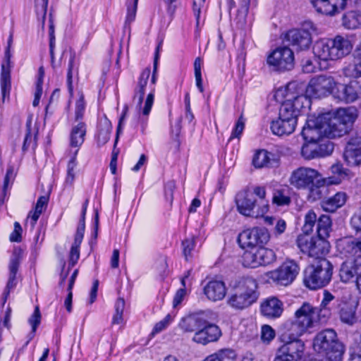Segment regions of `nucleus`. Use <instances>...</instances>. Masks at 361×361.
Instances as JSON below:
<instances>
[{
    "label": "nucleus",
    "instance_id": "obj_39",
    "mask_svg": "<svg viewBox=\"0 0 361 361\" xmlns=\"http://www.w3.org/2000/svg\"><path fill=\"white\" fill-rule=\"evenodd\" d=\"M343 25L348 29H356L361 26V13L350 11L343 16Z\"/></svg>",
    "mask_w": 361,
    "mask_h": 361
},
{
    "label": "nucleus",
    "instance_id": "obj_43",
    "mask_svg": "<svg viewBox=\"0 0 361 361\" xmlns=\"http://www.w3.org/2000/svg\"><path fill=\"white\" fill-rule=\"evenodd\" d=\"M331 173L334 175H336V180H331L329 178L328 184H338L339 183L342 179L349 177L350 171L348 169H344L341 164L337 163L331 166Z\"/></svg>",
    "mask_w": 361,
    "mask_h": 361
},
{
    "label": "nucleus",
    "instance_id": "obj_49",
    "mask_svg": "<svg viewBox=\"0 0 361 361\" xmlns=\"http://www.w3.org/2000/svg\"><path fill=\"white\" fill-rule=\"evenodd\" d=\"M334 149V145L332 142L328 139H321L317 142V149L319 157H323L331 154Z\"/></svg>",
    "mask_w": 361,
    "mask_h": 361
},
{
    "label": "nucleus",
    "instance_id": "obj_1",
    "mask_svg": "<svg viewBox=\"0 0 361 361\" xmlns=\"http://www.w3.org/2000/svg\"><path fill=\"white\" fill-rule=\"evenodd\" d=\"M238 211L243 215L258 218L269 210V201L266 200L264 187L255 186L252 190L246 188L235 196Z\"/></svg>",
    "mask_w": 361,
    "mask_h": 361
},
{
    "label": "nucleus",
    "instance_id": "obj_47",
    "mask_svg": "<svg viewBox=\"0 0 361 361\" xmlns=\"http://www.w3.org/2000/svg\"><path fill=\"white\" fill-rule=\"evenodd\" d=\"M271 153L267 150L262 149L258 151L254 156L252 164L256 168H262L269 163Z\"/></svg>",
    "mask_w": 361,
    "mask_h": 361
},
{
    "label": "nucleus",
    "instance_id": "obj_5",
    "mask_svg": "<svg viewBox=\"0 0 361 361\" xmlns=\"http://www.w3.org/2000/svg\"><path fill=\"white\" fill-rule=\"evenodd\" d=\"M314 348L325 355L329 361H341L344 354V346L333 329H326L319 332L314 339Z\"/></svg>",
    "mask_w": 361,
    "mask_h": 361
},
{
    "label": "nucleus",
    "instance_id": "obj_17",
    "mask_svg": "<svg viewBox=\"0 0 361 361\" xmlns=\"http://www.w3.org/2000/svg\"><path fill=\"white\" fill-rule=\"evenodd\" d=\"M13 42V36L10 35L8 39V46L5 51V56L1 63L0 85L2 96V102L4 103L6 97H9L11 89V57L10 48Z\"/></svg>",
    "mask_w": 361,
    "mask_h": 361
},
{
    "label": "nucleus",
    "instance_id": "obj_13",
    "mask_svg": "<svg viewBox=\"0 0 361 361\" xmlns=\"http://www.w3.org/2000/svg\"><path fill=\"white\" fill-rule=\"evenodd\" d=\"M300 268L293 261L283 262L278 269L267 273L269 279L279 286H288L296 278Z\"/></svg>",
    "mask_w": 361,
    "mask_h": 361
},
{
    "label": "nucleus",
    "instance_id": "obj_9",
    "mask_svg": "<svg viewBox=\"0 0 361 361\" xmlns=\"http://www.w3.org/2000/svg\"><path fill=\"white\" fill-rule=\"evenodd\" d=\"M302 29L289 30L286 35V40L288 46L293 47L297 51L307 49L312 43V32L315 31V27L311 21L303 24Z\"/></svg>",
    "mask_w": 361,
    "mask_h": 361
},
{
    "label": "nucleus",
    "instance_id": "obj_26",
    "mask_svg": "<svg viewBox=\"0 0 361 361\" xmlns=\"http://www.w3.org/2000/svg\"><path fill=\"white\" fill-rule=\"evenodd\" d=\"M307 332L297 322L287 321L279 329L280 339L282 342L299 340L298 338Z\"/></svg>",
    "mask_w": 361,
    "mask_h": 361
},
{
    "label": "nucleus",
    "instance_id": "obj_44",
    "mask_svg": "<svg viewBox=\"0 0 361 361\" xmlns=\"http://www.w3.org/2000/svg\"><path fill=\"white\" fill-rule=\"evenodd\" d=\"M83 238L75 237L74 241L71 245L69 252V262L70 267H73L78 262L80 258V246Z\"/></svg>",
    "mask_w": 361,
    "mask_h": 361
},
{
    "label": "nucleus",
    "instance_id": "obj_54",
    "mask_svg": "<svg viewBox=\"0 0 361 361\" xmlns=\"http://www.w3.org/2000/svg\"><path fill=\"white\" fill-rule=\"evenodd\" d=\"M334 299V296L330 292L326 290L324 291V298L321 302L320 307H318V309L323 310L322 314H325L326 315V318L330 314L329 309L327 306Z\"/></svg>",
    "mask_w": 361,
    "mask_h": 361
},
{
    "label": "nucleus",
    "instance_id": "obj_32",
    "mask_svg": "<svg viewBox=\"0 0 361 361\" xmlns=\"http://www.w3.org/2000/svg\"><path fill=\"white\" fill-rule=\"evenodd\" d=\"M347 195L345 192H338L334 196L322 202L321 207L323 210L329 212H334L337 209L343 206L346 202Z\"/></svg>",
    "mask_w": 361,
    "mask_h": 361
},
{
    "label": "nucleus",
    "instance_id": "obj_15",
    "mask_svg": "<svg viewBox=\"0 0 361 361\" xmlns=\"http://www.w3.org/2000/svg\"><path fill=\"white\" fill-rule=\"evenodd\" d=\"M269 239L268 231L265 228L255 227L240 233L238 241L241 247H255L265 244Z\"/></svg>",
    "mask_w": 361,
    "mask_h": 361
},
{
    "label": "nucleus",
    "instance_id": "obj_56",
    "mask_svg": "<svg viewBox=\"0 0 361 361\" xmlns=\"http://www.w3.org/2000/svg\"><path fill=\"white\" fill-rule=\"evenodd\" d=\"M28 322L32 326L33 332H35L37 326L41 322V314L38 306L35 307L34 312L28 319Z\"/></svg>",
    "mask_w": 361,
    "mask_h": 361
},
{
    "label": "nucleus",
    "instance_id": "obj_38",
    "mask_svg": "<svg viewBox=\"0 0 361 361\" xmlns=\"http://www.w3.org/2000/svg\"><path fill=\"white\" fill-rule=\"evenodd\" d=\"M341 245L345 253L350 255L361 253V238H345L342 240Z\"/></svg>",
    "mask_w": 361,
    "mask_h": 361
},
{
    "label": "nucleus",
    "instance_id": "obj_51",
    "mask_svg": "<svg viewBox=\"0 0 361 361\" xmlns=\"http://www.w3.org/2000/svg\"><path fill=\"white\" fill-rule=\"evenodd\" d=\"M201 65L202 61L200 57L195 59L194 62V71H195V77L196 80V85L199 90L202 92L204 91L203 85H202V74H201Z\"/></svg>",
    "mask_w": 361,
    "mask_h": 361
},
{
    "label": "nucleus",
    "instance_id": "obj_53",
    "mask_svg": "<svg viewBox=\"0 0 361 361\" xmlns=\"http://www.w3.org/2000/svg\"><path fill=\"white\" fill-rule=\"evenodd\" d=\"M48 1L49 0H35V6L36 13L38 17L42 18L43 25H44V20H45Z\"/></svg>",
    "mask_w": 361,
    "mask_h": 361
},
{
    "label": "nucleus",
    "instance_id": "obj_35",
    "mask_svg": "<svg viewBox=\"0 0 361 361\" xmlns=\"http://www.w3.org/2000/svg\"><path fill=\"white\" fill-rule=\"evenodd\" d=\"M328 184V180L320 175L319 178L315 180L312 185H310L307 189L309 190V197L312 200H317L322 197L324 192L326 190L325 185Z\"/></svg>",
    "mask_w": 361,
    "mask_h": 361
},
{
    "label": "nucleus",
    "instance_id": "obj_8",
    "mask_svg": "<svg viewBox=\"0 0 361 361\" xmlns=\"http://www.w3.org/2000/svg\"><path fill=\"white\" fill-rule=\"evenodd\" d=\"M297 245L300 250L310 257H315V260L322 258L329 251L330 245L326 238L319 236L310 237L307 235H299L297 238Z\"/></svg>",
    "mask_w": 361,
    "mask_h": 361
},
{
    "label": "nucleus",
    "instance_id": "obj_50",
    "mask_svg": "<svg viewBox=\"0 0 361 361\" xmlns=\"http://www.w3.org/2000/svg\"><path fill=\"white\" fill-rule=\"evenodd\" d=\"M272 202L278 206L288 205L290 198L285 190H275L273 193Z\"/></svg>",
    "mask_w": 361,
    "mask_h": 361
},
{
    "label": "nucleus",
    "instance_id": "obj_36",
    "mask_svg": "<svg viewBox=\"0 0 361 361\" xmlns=\"http://www.w3.org/2000/svg\"><path fill=\"white\" fill-rule=\"evenodd\" d=\"M332 221L329 215H321L317 221V235L322 238H328L331 231Z\"/></svg>",
    "mask_w": 361,
    "mask_h": 361
},
{
    "label": "nucleus",
    "instance_id": "obj_59",
    "mask_svg": "<svg viewBox=\"0 0 361 361\" xmlns=\"http://www.w3.org/2000/svg\"><path fill=\"white\" fill-rule=\"evenodd\" d=\"M350 224L355 230L361 231V207L351 217Z\"/></svg>",
    "mask_w": 361,
    "mask_h": 361
},
{
    "label": "nucleus",
    "instance_id": "obj_60",
    "mask_svg": "<svg viewBox=\"0 0 361 361\" xmlns=\"http://www.w3.org/2000/svg\"><path fill=\"white\" fill-rule=\"evenodd\" d=\"M137 1L138 0H132V1H133L132 7L128 8L126 25L130 24L135 20V15H136V11H137Z\"/></svg>",
    "mask_w": 361,
    "mask_h": 361
},
{
    "label": "nucleus",
    "instance_id": "obj_48",
    "mask_svg": "<svg viewBox=\"0 0 361 361\" xmlns=\"http://www.w3.org/2000/svg\"><path fill=\"white\" fill-rule=\"evenodd\" d=\"M78 152V149H76L71 160L68 161L67 165V175L66 178V183L72 185L75 178V168L77 166L76 157Z\"/></svg>",
    "mask_w": 361,
    "mask_h": 361
},
{
    "label": "nucleus",
    "instance_id": "obj_19",
    "mask_svg": "<svg viewBox=\"0 0 361 361\" xmlns=\"http://www.w3.org/2000/svg\"><path fill=\"white\" fill-rule=\"evenodd\" d=\"M301 135L305 142H317L323 137H326L322 114L314 119L307 120L306 125L302 130Z\"/></svg>",
    "mask_w": 361,
    "mask_h": 361
},
{
    "label": "nucleus",
    "instance_id": "obj_34",
    "mask_svg": "<svg viewBox=\"0 0 361 361\" xmlns=\"http://www.w3.org/2000/svg\"><path fill=\"white\" fill-rule=\"evenodd\" d=\"M357 306L353 304H345L339 311L341 321L349 326H353L357 321L356 314Z\"/></svg>",
    "mask_w": 361,
    "mask_h": 361
},
{
    "label": "nucleus",
    "instance_id": "obj_3",
    "mask_svg": "<svg viewBox=\"0 0 361 361\" xmlns=\"http://www.w3.org/2000/svg\"><path fill=\"white\" fill-rule=\"evenodd\" d=\"M352 49L353 44L348 39L337 35L334 39L317 41L313 47V51L321 60H338L348 55Z\"/></svg>",
    "mask_w": 361,
    "mask_h": 361
},
{
    "label": "nucleus",
    "instance_id": "obj_55",
    "mask_svg": "<svg viewBox=\"0 0 361 361\" xmlns=\"http://www.w3.org/2000/svg\"><path fill=\"white\" fill-rule=\"evenodd\" d=\"M275 337V331L269 325H263L261 329V339L269 343Z\"/></svg>",
    "mask_w": 361,
    "mask_h": 361
},
{
    "label": "nucleus",
    "instance_id": "obj_63",
    "mask_svg": "<svg viewBox=\"0 0 361 361\" xmlns=\"http://www.w3.org/2000/svg\"><path fill=\"white\" fill-rule=\"evenodd\" d=\"M245 127L244 122L241 120V117L238 119L237 123H235V128L232 131L230 140L239 137L241 133L243 131Z\"/></svg>",
    "mask_w": 361,
    "mask_h": 361
},
{
    "label": "nucleus",
    "instance_id": "obj_52",
    "mask_svg": "<svg viewBox=\"0 0 361 361\" xmlns=\"http://www.w3.org/2000/svg\"><path fill=\"white\" fill-rule=\"evenodd\" d=\"M31 121H27L26 123V134L23 145V151H26L32 142L35 145H36L37 133L34 134V139L32 140V134L31 133Z\"/></svg>",
    "mask_w": 361,
    "mask_h": 361
},
{
    "label": "nucleus",
    "instance_id": "obj_46",
    "mask_svg": "<svg viewBox=\"0 0 361 361\" xmlns=\"http://www.w3.org/2000/svg\"><path fill=\"white\" fill-rule=\"evenodd\" d=\"M317 221V215L312 210H310L305 215L304 225L302 228L303 233L302 235L309 234L313 231V227Z\"/></svg>",
    "mask_w": 361,
    "mask_h": 361
},
{
    "label": "nucleus",
    "instance_id": "obj_16",
    "mask_svg": "<svg viewBox=\"0 0 361 361\" xmlns=\"http://www.w3.org/2000/svg\"><path fill=\"white\" fill-rule=\"evenodd\" d=\"M320 173L315 169L309 167H299L294 170L290 176L289 182L297 189H306L312 185L315 180L319 178Z\"/></svg>",
    "mask_w": 361,
    "mask_h": 361
},
{
    "label": "nucleus",
    "instance_id": "obj_6",
    "mask_svg": "<svg viewBox=\"0 0 361 361\" xmlns=\"http://www.w3.org/2000/svg\"><path fill=\"white\" fill-rule=\"evenodd\" d=\"M333 266L326 258H319L305 271L304 283L312 290L326 286L331 281Z\"/></svg>",
    "mask_w": 361,
    "mask_h": 361
},
{
    "label": "nucleus",
    "instance_id": "obj_28",
    "mask_svg": "<svg viewBox=\"0 0 361 361\" xmlns=\"http://www.w3.org/2000/svg\"><path fill=\"white\" fill-rule=\"evenodd\" d=\"M295 121H288L279 116L278 119L271 122L270 126L272 133L279 136L290 135L295 131Z\"/></svg>",
    "mask_w": 361,
    "mask_h": 361
},
{
    "label": "nucleus",
    "instance_id": "obj_12",
    "mask_svg": "<svg viewBox=\"0 0 361 361\" xmlns=\"http://www.w3.org/2000/svg\"><path fill=\"white\" fill-rule=\"evenodd\" d=\"M275 260L276 255L274 252L262 246L245 251L243 255V265L250 268L266 266L271 264Z\"/></svg>",
    "mask_w": 361,
    "mask_h": 361
},
{
    "label": "nucleus",
    "instance_id": "obj_11",
    "mask_svg": "<svg viewBox=\"0 0 361 361\" xmlns=\"http://www.w3.org/2000/svg\"><path fill=\"white\" fill-rule=\"evenodd\" d=\"M338 84L332 76L320 75L310 80L307 92L315 97H322L329 94L335 97Z\"/></svg>",
    "mask_w": 361,
    "mask_h": 361
},
{
    "label": "nucleus",
    "instance_id": "obj_29",
    "mask_svg": "<svg viewBox=\"0 0 361 361\" xmlns=\"http://www.w3.org/2000/svg\"><path fill=\"white\" fill-rule=\"evenodd\" d=\"M205 324L206 320L201 314H191L181 319L179 326L185 332H192L199 331Z\"/></svg>",
    "mask_w": 361,
    "mask_h": 361
},
{
    "label": "nucleus",
    "instance_id": "obj_31",
    "mask_svg": "<svg viewBox=\"0 0 361 361\" xmlns=\"http://www.w3.org/2000/svg\"><path fill=\"white\" fill-rule=\"evenodd\" d=\"M19 263L20 261L18 257L14 256L11 259L9 264L10 275L7 285L3 293V305H4L5 302H6V300L10 294L11 290L13 289L16 286V276L18 269Z\"/></svg>",
    "mask_w": 361,
    "mask_h": 361
},
{
    "label": "nucleus",
    "instance_id": "obj_18",
    "mask_svg": "<svg viewBox=\"0 0 361 361\" xmlns=\"http://www.w3.org/2000/svg\"><path fill=\"white\" fill-rule=\"evenodd\" d=\"M339 276L344 283H356L361 276V255L343 262L339 270Z\"/></svg>",
    "mask_w": 361,
    "mask_h": 361
},
{
    "label": "nucleus",
    "instance_id": "obj_57",
    "mask_svg": "<svg viewBox=\"0 0 361 361\" xmlns=\"http://www.w3.org/2000/svg\"><path fill=\"white\" fill-rule=\"evenodd\" d=\"M183 253L186 260L191 256V252L194 249L195 243L192 239H185L182 243Z\"/></svg>",
    "mask_w": 361,
    "mask_h": 361
},
{
    "label": "nucleus",
    "instance_id": "obj_25",
    "mask_svg": "<svg viewBox=\"0 0 361 361\" xmlns=\"http://www.w3.org/2000/svg\"><path fill=\"white\" fill-rule=\"evenodd\" d=\"M207 298L212 302L222 300L226 294V287L224 281L212 280L203 288Z\"/></svg>",
    "mask_w": 361,
    "mask_h": 361
},
{
    "label": "nucleus",
    "instance_id": "obj_23",
    "mask_svg": "<svg viewBox=\"0 0 361 361\" xmlns=\"http://www.w3.org/2000/svg\"><path fill=\"white\" fill-rule=\"evenodd\" d=\"M221 336V331L219 327L213 324H206L196 331L192 338V341L197 343L206 345L211 342L216 341Z\"/></svg>",
    "mask_w": 361,
    "mask_h": 361
},
{
    "label": "nucleus",
    "instance_id": "obj_27",
    "mask_svg": "<svg viewBox=\"0 0 361 361\" xmlns=\"http://www.w3.org/2000/svg\"><path fill=\"white\" fill-rule=\"evenodd\" d=\"M263 316L269 318H278L283 312V302L276 297L265 299L260 306Z\"/></svg>",
    "mask_w": 361,
    "mask_h": 361
},
{
    "label": "nucleus",
    "instance_id": "obj_7",
    "mask_svg": "<svg viewBox=\"0 0 361 361\" xmlns=\"http://www.w3.org/2000/svg\"><path fill=\"white\" fill-rule=\"evenodd\" d=\"M323 310L313 307L309 302H304L295 312L294 320L302 329L307 331L317 323L325 322L326 315L322 314Z\"/></svg>",
    "mask_w": 361,
    "mask_h": 361
},
{
    "label": "nucleus",
    "instance_id": "obj_61",
    "mask_svg": "<svg viewBox=\"0 0 361 361\" xmlns=\"http://www.w3.org/2000/svg\"><path fill=\"white\" fill-rule=\"evenodd\" d=\"M42 94V79L41 78H38L35 92V99L32 102L33 106H37L39 104L40 97Z\"/></svg>",
    "mask_w": 361,
    "mask_h": 361
},
{
    "label": "nucleus",
    "instance_id": "obj_22",
    "mask_svg": "<svg viewBox=\"0 0 361 361\" xmlns=\"http://www.w3.org/2000/svg\"><path fill=\"white\" fill-rule=\"evenodd\" d=\"M361 96V81L351 80L348 85L339 83L335 97L346 102H353Z\"/></svg>",
    "mask_w": 361,
    "mask_h": 361
},
{
    "label": "nucleus",
    "instance_id": "obj_30",
    "mask_svg": "<svg viewBox=\"0 0 361 361\" xmlns=\"http://www.w3.org/2000/svg\"><path fill=\"white\" fill-rule=\"evenodd\" d=\"M149 75L150 70L149 68L145 69L141 73L138 79L137 87L135 89L133 102H137V108L139 109H141V106L145 92V87L147 86Z\"/></svg>",
    "mask_w": 361,
    "mask_h": 361
},
{
    "label": "nucleus",
    "instance_id": "obj_20",
    "mask_svg": "<svg viewBox=\"0 0 361 361\" xmlns=\"http://www.w3.org/2000/svg\"><path fill=\"white\" fill-rule=\"evenodd\" d=\"M343 157L350 166L361 164V131L351 135L345 146Z\"/></svg>",
    "mask_w": 361,
    "mask_h": 361
},
{
    "label": "nucleus",
    "instance_id": "obj_62",
    "mask_svg": "<svg viewBox=\"0 0 361 361\" xmlns=\"http://www.w3.org/2000/svg\"><path fill=\"white\" fill-rule=\"evenodd\" d=\"M22 228L20 224L17 221L14 223V231L10 235V240L11 242L21 241Z\"/></svg>",
    "mask_w": 361,
    "mask_h": 361
},
{
    "label": "nucleus",
    "instance_id": "obj_45",
    "mask_svg": "<svg viewBox=\"0 0 361 361\" xmlns=\"http://www.w3.org/2000/svg\"><path fill=\"white\" fill-rule=\"evenodd\" d=\"M342 72L348 78H360L361 77V63L355 60L354 63L345 66L342 69Z\"/></svg>",
    "mask_w": 361,
    "mask_h": 361
},
{
    "label": "nucleus",
    "instance_id": "obj_41",
    "mask_svg": "<svg viewBox=\"0 0 361 361\" xmlns=\"http://www.w3.org/2000/svg\"><path fill=\"white\" fill-rule=\"evenodd\" d=\"M49 200V194L40 196L36 203L35 211L31 215L32 220V226H34L38 220L40 214L44 212L47 207Z\"/></svg>",
    "mask_w": 361,
    "mask_h": 361
},
{
    "label": "nucleus",
    "instance_id": "obj_10",
    "mask_svg": "<svg viewBox=\"0 0 361 361\" xmlns=\"http://www.w3.org/2000/svg\"><path fill=\"white\" fill-rule=\"evenodd\" d=\"M297 87L295 82H289L285 89L279 90L276 96H283L285 100L282 102L281 108L283 109L286 114H292V111H300L303 107L304 102H307V97L301 92L295 91Z\"/></svg>",
    "mask_w": 361,
    "mask_h": 361
},
{
    "label": "nucleus",
    "instance_id": "obj_40",
    "mask_svg": "<svg viewBox=\"0 0 361 361\" xmlns=\"http://www.w3.org/2000/svg\"><path fill=\"white\" fill-rule=\"evenodd\" d=\"M235 352L231 349H223L207 356L203 361H234Z\"/></svg>",
    "mask_w": 361,
    "mask_h": 361
},
{
    "label": "nucleus",
    "instance_id": "obj_64",
    "mask_svg": "<svg viewBox=\"0 0 361 361\" xmlns=\"http://www.w3.org/2000/svg\"><path fill=\"white\" fill-rule=\"evenodd\" d=\"M154 96L152 92L149 93L147 95V99L145 100L144 108L142 109L143 115L147 116L149 114L154 102Z\"/></svg>",
    "mask_w": 361,
    "mask_h": 361
},
{
    "label": "nucleus",
    "instance_id": "obj_58",
    "mask_svg": "<svg viewBox=\"0 0 361 361\" xmlns=\"http://www.w3.org/2000/svg\"><path fill=\"white\" fill-rule=\"evenodd\" d=\"M172 318L170 314H167L166 317L160 321L159 322L157 323L153 329V331L152 332V334H158L165 329L168 325L171 322Z\"/></svg>",
    "mask_w": 361,
    "mask_h": 361
},
{
    "label": "nucleus",
    "instance_id": "obj_33",
    "mask_svg": "<svg viewBox=\"0 0 361 361\" xmlns=\"http://www.w3.org/2000/svg\"><path fill=\"white\" fill-rule=\"evenodd\" d=\"M85 135L86 125L80 121L72 128L70 134V145L78 149L84 142Z\"/></svg>",
    "mask_w": 361,
    "mask_h": 361
},
{
    "label": "nucleus",
    "instance_id": "obj_37",
    "mask_svg": "<svg viewBox=\"0 0 361 361\" xmlns=\"http://www.w3.org/2000/svg\"><path fill=\"white\" fill-rule=\"evenodd\" d=\"M112 126L106 118L102 120L99 123V130L97 136V144L99 146L105 145L110 137Z\"/></svg>",
    "mask_w": 361,
    "mask_h": 361
},
{
    "label": "nucleus",
    "instance_id": "obj_14",
    "mask_svg": "<svg viewBox=\"0 0 361 361\" xmlns=\"http://www.w3.org/2000/svg\"><path fill=\"white\" fill-rule=\"evenodd\" d=\"M267 63L277 71H290L294 67L293 51L287 46L278 47L268 56Z\"/></svg>",
    "mask_w": 361,
    "mask_h": 361
},
{
    "label": "nucleus",
    "instance_id": "obj_4",
    "mask_svg": "<svg viewBox=\"0 0 361 361\" xmlns=\"http://www.w3.org/2000/svg\"><path fill=\"white\" fill-rule=\"evenodd\" d=\"M322 116L326 137L329 138L340 137L347 133L356 118L354 111L347 109H339L334 114L329 112Z\"/></svg>",
    "mask_w": 361,
    "mask_h": 361
},
{
    "label": "nucleus",
    "instance_id": "obj_42",
    "mask_svg": "<svg viewBox=\"0 0 361 361\" xmlns=\"http://www.w3.org/2000/svg\"><path fill=\"white\" fill-rule=\"evenodd\" d=\"M302 157L307 160L319 158L317 142H305L301 149Z\"/></svg>",
    "mask_w": 361,
    "mask_h": 361
},
{
    "label": "nucleus",
    "instance_id": "obj_24",
    "mask_svg": "<svg viewBox=\"0 0 361 361\" xmlns=\"http://www.w3.org/2000/svg\"><path fill=\"white\" fill-rule=\"evenodd\" d=\"M283 343V345L280 348L279 353H283L293 361H299L303 357L305 345L302 341L295 340Z\"/></svg>",
    "mask_w": 361,
    "mask_h": 361
},
{
    "label": "nucleus",
    "instance_id": "obj_21",
    "mask_svg": "<svg viewBox=\"0 0 361 361\" xmlns=\"http://www.w3.org/2000/svg\"><path fill=\"white\" fill-rule=\"evenodd\" d=\"M310 2L318 13L334 16L345 8L348 0H310Z\"/></svg>",
    "mask_w": 361,
    "mask_h": 361
},
{
    "label": "nucleus",
    "instance_id": "obj_2",
    "mask_svg": "<svg viewBox=\"0 0 361 361\" xmlns=\"http://www.w3.org/2000/svg\"><path fill=\"white\" fill-rule=\"evenodd\" d=\"M233 293L228 304L235 310L245 309L255 303L258 298L257 281L251 277L239 278L231 283Z\"/></svg>",
    "mask_w": 361,
    "mask_h": 361
}]
</instances>
